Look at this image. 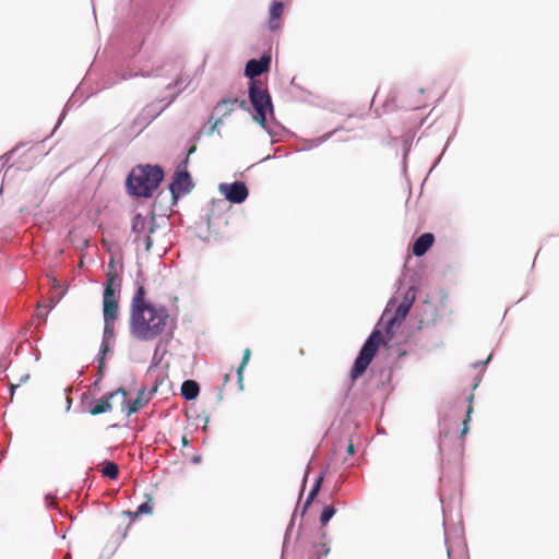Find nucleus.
I'll list each match as a JSON object with an SVG mask.
<instances>
[{
	"mask_svg": "<svg viewBox=\"0 0 559 559\" xmlns=\"http://www.w3.org/2000/svg\"><path fill=\"white\" fill-rule=\"evenodd\" d=\"M416 287L409 286L402 301L395 307L396 299L392 297L371 333L365 340L349 370V380L355 382L364 376L376 357L380 345L388 346L395 335L397 328L406 319L415 299Z\"/></svg>",
	"mask_w": 559,
	"mask_h": 559,
	"instance_id": "nucleus-1",
	"label": "nucleus"
},
{
	"mask_svg": "<svg viewBox=\"0 0 559 559\" xmlns=\"http://www.w3.org/2000/svg\"><path fill=\"white\" fill-rule=\"evenodd\" d=\"M143 277L142 271L136 274L134 294L130 305L129 328L131 335L142 342H148L159 336L169 319V312L165 305L146 299V288L139 278Z\"/></svg>",
	"mask_w": 559,
	"mask_h": 559,
	"instance_id": "nucleus-2",
	"label": "nucleus"
},
{
	"mask_svg": "<svg viewBox=\"0 0 559 559\" xmlns=\"http://www.w3.org/2000/svg\"><path fill=\"white\" fill-rule=\"evenodd\" d=\"M165 176V169L159 164H138L126 176V193L133 200H148L160 188Z\"/></svg>",
	"mask_w": 559,
	"mask_h": 559,
	"instance_id": "nucleus-3",
	"label": "nucleus"
},
{
	"mask_svg": "<svg viewBox=\"0 0 559 559\" xmlns=\"http://www.w3.org/2000/svg\"><path fill=\"white\" fill-rule=\"evenodd\" d=\"M248 99L253 109L254 121L265 130L271 138V144L275 143L274 139L280 131H285V127L275 119L274 104L267 88H263L259 81L248 82Z\"/></svg>",
	"mask_w": 559,
	"mask_h": 559,
	"instance_id": "nucleus-4",
	"label": "nucleus"
},
{
	"mask_svg": "<svg viewBox=\"0 0 559 559\" xmlns=\"http://www.w3.org/2000/svg\"><path fill=\"white\" fill-rule=\"evenodd\" d=\"M194 181L189 171H174L167 186L171 197V204L176 205L180 199L189 194L194 189Z\"/></svg>",
	"mask_w": 559,
	"mask_h": 559,
	"instance_id": "nucleus-5",
	"label": "nucleus"
},
{
	"mask_svg": "<svg viewBox=\"0 0 559 559\" xmlns=\"http://www.w3.org/2000/svg\"><path fill=\"white\" fill-rule=\"evenodd\" d=\"M219 193L230 204H242L249 197V189L245 181L222 182L218 185Z\"/></svg>",
	"mask_w": 559,
	"mask_h": 559,
	"instance_id": "nucleus-6",
	"label": "nucleus"
},
{
	"mask_svg": "<svg viewBox=\"0 0 559 559\" xmlns=\"http://www.w3.org/2000/svg\"><path fill=\"white\" fill-rule=\"evenodd\" d=\"M272 56L270 52H263L259 58L249 59L243 69V75L249 81H257L255 78L267 73L271 69Z\"/></svg>",
	"mask_w": 559,
	"mask_h": 559,
	"instance_id": "nucleus-7",
	"label": "nucleus"
},
{
	"mask_svg": "<svg viewBox=\"0 0 559 559\" xmlns=\"http://www.w3.org/2000/svg\"><path fill=\"white\" fill-rule=\"evenodd\" d=\"M122 278L117 272H109L103 287V301L118 302Z\"/></svg>",
	"mask_w": 559,
	"mask_h": 559,
	"instance_id": "nucleus-8",
	"label": "nucleus"
},
{
	"mask_svg": "<svg viewBox=\"0 0 559 559\" xmlns=\"http://www.w3.org/2000/svg\"><path fill=\"white\" fill-rule=\"evenodd\" d=\"M163 111L164 107H160L158 103L147 104L134 118L133 126L138 127L140 131H142L148 127Z\"/></svg>",
	"mask_w": 559,
	"mask_h": 559,
	"instance_id": "nucleus-9",
	"label": "nucleus"
},
{
	"mask_svg": "<svg viewBox=\"0 0 559 559\" xmlns=\"http://www.w3.org/2000/svg\"><path fill=\"white\" fill-rule=\"evenodd\" d=\"M28 142H19L15 146H13L11 150L5 152L3 155L0 156L1 162V168L10 169L15 167L17 170H29L33 168V165H24V162L22 158L26 156V152L23 153L19 159L14 163H10L11 158L24 146H26Z\"/></svg>",
	"mask_w": 559,
	"mask_h": 559,
	"instance_id": "nucleus-10",
	"label": "nucleus"
},
{
	"mask_svg": "<svg viewBox=\"0 0 559 559\" xmlns=\"http://www.w3.org/2000/svg\"><path fill=\"white\" fill-rule=\"evenodd\" d=\"M146 390V386H142L138 391L135 399H128L121 402V412L126 413L127 417L138 414L148 404L150 397L145 396Z\"/></svg>",
	"mask_w": 559,
	"mask_h": 559,
	"instance_id": "nucleus-11",
	"label": "nucleus"
},
{
	"mask_svg": "<svg viewBox=\"0 0 559 559\" xmlns=\"http://www.w3.org/2000/svg\"><path fill=\"white\" fill-rule=\"evenodd\" d=\"M284 2L282 0H272L269 7L267 28L270 32H276L283 26Z\"/></svg>",
	"mask_w": 559,
	"mask_h": 559,
	"instance_id": "nucleus-12",
	"label": "nucleus"
},
{
	"mask_svg": "<svg viewBox=\"0 0 559 559\" xmlns=\"http://www.w3.org/2000/svg\"><path fill=\"white\" fill-rule=\"evenodd\" d=\"M436 241L435 235L432 233H423L420 234L413 243V254L417 258L424 257L433 246Z\"/></svg>",
	"mask_w": 559,
	"mask_h": 559,
	"instance_id": "nucleus-13",
	"label": "nucleus"
},
{
	"mask_svg": "<svg viewBox=\"0 0 559 559\" xmlns=\"http://www.w3.org/2000/svg\"><path fill=\"white\" fill-rule=\"evenodd\" d=\"M112 394L105 393L100 399L93 400L88 403L87 412L92 416H98L112 409Z\"/></svg>",
	"mask_w": 559,
	"mask_h": 559,
	"instance_id": "nucleus-14",
	"label": "nucleus"
},
{
	"mask_svg": "<svg viewBox=\"0 0 559 559\" xmlns=\"http://www.w3.org/2000/svg\"><path fill=\"white\" fill-rule=\"evenodd\" d=\"M147 229V218L142 213L136 212L131 218V234L134 235L133 242L140 245L142 234Z\"/></svg>",
	"mask_w": 559,
	"mask_h": 559,
	"instance_id": "nucleus-15",
	"label": "nucleus"
},
{
	"mask_svg": "<svg viewBox=\"0 0 559 559\" xmlns=\"http://www.w3.org/2000/svg\"><path fill=\"white\" fill-rule=\"evenodd\" d=\"M238 102V98H222L217 102L214 107V110L209 119V122L212 121L215 115L222 116L224 118L228 117L234 111V105Z\"/></svg>",
	"mask_w": 559,
	"mask_h": 559,
	"instance_id": "nucleus-16",
	"label": "nucleus"
},
{
	"mask_svg": "<svg viewBox=\"0 0 559 559\" xmlns=\"http://www.w3.org/2000/svg\"><path fill=\"white\" fill-rule=\"evenodd\" d=\"M180 394L186 401H194L200 394V384L193 379H187L181 383Z\"/></svg>",
	"mask_w": 559,
	"mask_h": 559,
	"instance_id": "nucleus-17",
	"label": "nucleus"
},
{
	"mask_svg": "<svg viewBox=\"0 0 559 559\" xmlns=\"http://www.w3.org/2000/svg\"><path fill=\"white\" fill-rule=\"evenodd\" d=\"M229 203L225 198L223 199H212L210 202V207L205 213V216L211 215V219L213 221L215 217H219L224 214L228 209Z\"/></svg>",
	"mask_w": 559,
	"mask_h": 559,
	"instance_id": "nucleus-18",
	"label": "nucleus"
},
{
	"mask_svg": "<svg viewBox=\"0 0 559 559\" xmlns=\"http://www.w3.org/2000/svg\"><path fill=\"white\" fill-rule=\"evenodd\" d=\"M204 219H205L204 224L203 223H199L195 226V236L200 240H202L204 242H209L211 240L213 223H212V219H211V215H209V216L204 215Z\"/></svg>",
	"mask_w": 559,
	"mask_h": 559,
	"instance_id": "nucleus-19",
	"label": "nucleus"
},
{
	"mask_svg": "<svg viewBox=\"0 0 559 559\" xmlns=\"http://www.w3.org/2000/svg\"><path fill=\"white\" fill-rule=\"evenodd\" d=\"M118 302L103 301L104 322H115L118 319Z\"/></svg>",
	"mask_w": 559,
	"mask_h": 559,
	"instance_id": "nucleus-20",
	"label": "nucleus"
},
{
	"mask_svg": "<svg viewBox=\"0 0 559 559\" xmlns=\"http://www.w3.org/2000/svg\"><path fill=\"white\" fill-rule=\"evenodd\" d=\"M74 104H75V102H74V94H73L69 98V100L66 103V105H64V107H63V109H62V111H61V114H60V116H59V118H58V120H57V122H56L51 133L48 136H46L44 140L35 142L34 145L38 146V145L43 144L47 139H49L55 133V131L62 124V122H63L68 111L70 110V108Z\"/></svg>",
	"mask_w": 559,
	"mask_h": 559,
	"instance_id": "nucleus-21",
	"label": "nucleus"
},
{
	"mask_svg": "<svg viewBox=\"0 0 559 559\" xmlns=\"http://www.w3.org/2000/svg\"><path fill=\"white\" fill-rule=\"evenodd\" d=\"M296 518H297V509L293 512V514L290 516V520H289V523H288V525L286 527V531L284 533L281 559H284V557L286 555L287 546H288V543H289V539H290V536H292V532H293V528H294L295 523H296Z\"/></svg>",
	"mask_w": 559,
	"mask_h": 559,
	"instance_id": "nucleus-22",
	"label": "nucleus"
},
{
	"mask_svg": "<svg viewBox=\"0 0 559 559\" xmlns=\"http://www.w3.org/2000/svg\"><path fill=\"white\" fill-rule=\"evenodd\" d=\"M111 352V347L109 344L100 343L99 350L95 357V362L97 365L98 370L106 369V356Z\"/></svg>",
	"mask_w": 559,
	"mask_h": 559,
	"instance_id": "nucleus-23",
	"label": "nucleus"
},
{
	"mask_svg": "<svg viewBox=\"0 0 559 559\" xmlns=\"http://www.w3.org/2000/svg\"><path fill=\"white\" fill-rule=\"evenodd\" d=\"M102 475L115 480L119 476V466L112 461L105 460L102 468Z\"/></svg>",
	"mask_w": 559,
	"mask_h": 559,
	"instance_id": "nucleus-24",
	"label": "nucleus"
},
{
	"mask_svg": "<svg viewBox=\"0 0 559 559\" xmlns=\"http://www.w3.org/2000/svg\"><path fill=\"white\" fill-rule=\"evenodd\" d=\"M336 514V508L332 504H325L320 513L319 523L321 527L328 525L332 518Z\"/></svg>",
	"mask_w": 559,
	"mask_h": 559,
	"instance_id": "nucleus-25",
	"label": "nucleus"
},
{
	"mask_svg": "<svg viewBox=\"0 0 559 559\" xmlns=\"http://www.w3.org/2000/svg\"><path fill=\"white\" fill-rule=\"evenodd\" d=\"M314 547H318V549L313 551L308 559H325L331 552L329 543L322 542L314 544Z\"/></svg>",
	"mask_w": 559,
	"mask_h": 559,
	"instance_id": "nucleus-26",
	"label": "nucleus"
},
{
	"mask_svg": "<svg viewBox=\"0 0 559 559\" xmlns=\"http://www.w3.org/2000/svg\"><path fill=\"white\" fill-rule=\"evenodd\" d=\"M153 513V502L152 498L148 496L147 499L140 503L135 510V514L140 515H150Z\"/></svg>",
	"mask_w": 559,
	"mask_h": 559,
	"instance_id": "nucleus-27",
	"label": "nucleus"
},
{
	"mask_svg": "<svg viewBox=\"0 0 559 559\" xmlns=\"http://www.w3.org/2000/svg\"><path fill=\"white\" fill-rule=\"evenodd\" d=\"M115 337V325L114 322H104V331L102 343L109 344Z\"/></svg>",
	"mask_w": 559,
	"mask_h": 559,
	"instance_id": "nucleus-28",
	"label": "nucleus"
},
{
	"mask_svg": "<svg viewBox=\"0 0 559 559\" xmlns=\"http://www.w3.org/2000/svg\"><path fill=\"white\" fill-rule=\"evenodd\" d=\"M343 129H344V127L340 126V127H336L335 129H333L332 131L326 132L325 134L313 139L312 140L313 143L311 146H318V145L324 143L325 141L330 140L334 134H336L338 131H341Z\"/></svg>",
	"mask_w": 559,
	"mask_h": 559,
	"instance_id": "nucleus-29",
	"label": "nucleus"
},
{
	"mask_svg": "<svg viewBox=\"0 0 559 559\" xmlns=\"http://www.w3.org/2000/svg\"><path fill=\"white\" fill-rule=\"evenodd\" d=\"M473 399H474V396L472 394L467 397L468 406H467V409H466V418L463 421V428L461 430V437L465 436L468 432V429H469L468 428V423L471 420V414L473 412V407L471 405V403L473 402Z\"/></svg>",
	"mask_w": 559,
	"mask_h": 559,
	"instance_id": "nucleus-30",
	"label": "nucleus"
},
{
	"mask_svg": "<svg viewBox=\"0 0 559 559\" xmlns=\"http://www.w3.org/2000/svg\"><path fill=\"white\" fill-rule=\"evenodd\" d=\"M148 216H150V218H148V221H147V229H146V230H147V233H148L150 235H153V234H155V233H156V230H157V229H158V227H159V226H158V224H157V222H156V214H155V211H154V210L150 211Z\"/></svg>",
	"mask_w": 559,
	"mask_h": 559,
	"instance_id": "nucleus-31",
	"label": "nucleus"
},
{
	"mask_svg": "<svg viewBox=\"0 0 559 559\" xmlns=\"http://www.w3.org/2000/svg\"><path fill=\"white\" fill-rule=\"evenodd\" d=\"M181 92H182V88H179V91L175 92L170 96L163 97V98L158 99L156 103H158L160 105V107H164V110H165L167 107H169L176 100V98L178 97V95Z\"/></svg>",
	"mask_w": 559,
	"mask_h": 559,
	"instance_id": "nucleus-32",
	"label": "nucleus"
},
{
	"mask_svg": "<svg viewBox=\"0 0 559 559\" xmlns=\"http://www.w3.org/2000/svg\"><path fill=\"white\" fill-rule=\"evenodd\" d=\"M326 468H328V466L325 468H323L317 475V477L314 478L313 484H312L310 489H314L316 491H320V489L322 487V484H323V480H324V477H325Z\"/></svg>",
	"mask_w": 559,
	"mask_h": 559,
	"instance_id": "nucleus-33",
	"label": "nucleus"
},
{
	"mask_svg": "<svg viewBox=\"0 0 559 559\" xmlns=\"http://www.w3.org/2000/svg\"><path fill=\"white\" fill-rule=\"evenodd\" d=\"M326 468H328V466L325 468H323L317 475V477L314 478L313 484H312L310 489H314L316 491H320V489L322 487V484H323V480H324V477H325Z\"/></svg>",
	"mask_w": 559,
	"mask_h": 559,
	"instance_id": "nucleus-34",
	"label": "nucleus"
},
{
	"mask_svg": "<svg viewBox=\"0 0 559 559\" xmlns=\"http://www.w3.org/2000/svg\"><path fill=\"white\" fill-rule=\"evenodd\" d=\"M326 468H328V466L325 468H323L317 475V477L314 478L313 484H312L310 489H314L316 491H320V489L322 487V484H323V480H324V477H325Z\"/></svg>",
	"mask_w": 559,
	"mask_h": 559,
	"instance_id": "nucleus-35",
	"label": "nucleus"
},
{
	"mask_svg": "<svg viewBox=\"0 0 559 559\" xmlns=\"http://www.w3.org/2000/svg\"><path fill=\"white\" fill-rule=\"evenodd\" d=\"M189 163H190V156L185 155L183 158L177 164L174 171H177V173L188 171Z\"/></svg>",
	"mask_w": 559,
	"mask_h": 559,
	"instance_id": "nucleus-36",
	"label": "nucleus"
},
{
	"mask_svg": "<svg viewBox=\"0 0 559 559\" xmlns=\"http://www.w3.org/2000/svg\"><path fill=\"white\" fill-rule=\"evenodd\" d=\"M176 82H178V86H177V91H179V88H182V91H185L188 85L190 84L191 82V79L189 75H179L177 79H176Z\"/></svg>",
	"mask_w": 559,
	"mask_h": 559,
	"instance_id": "nucleus-37",
	"label": "nucleus"
},
{
	"mask_svg": "<svg viewBox=\"0 0 559 559\" xmlns=\"http://www.w3.org/2000/svg\"><path fill=\"white\" fill-rule=\"evenodd\" d=\"M451 139H452V136H449V138H448V140H447V142H445V145H444V147H443V150H442L441 154L436 158V160L433 162L432 166L430 167V169H429V174H430V173H431V171L437 167V165L441 162V159H442V157H443V155H444V153H445V151H447V148H448V146H449V144H450V142H451Z\"/></svg>",
	"mask_w": 559,
	"mask_h": 559,
	"instance_id": "nucleus-38",
	"label": "nucleus"
},
{
	"mask_svg": "<svg viewBox=\"0 0 559 559\" xmlns=\"http://www.w3.org/2000/svg\"><path fill=\"white\" fill-rule=\"evenodd\" d=\"M104 376H105V371L104 370H98L96 379L91 384V388L94 391H100V382H102Z\"/></svg>",
	"mask_w": 559,
	"mask_h": 559,
	"instance_id": "nucleus-39",
	"label": "nucleus"
},
{
	"mask_svg": "<svg viewBox=\"0 0 559 559\" xmlns=\"http://www.w3.org/2000/svg\"><path fill=\"white\" fill-rule=\"evenodd\" d=\"M141 241H142V242H143V245H144V250H145L146 252H150V251H151V249H152V247H153V243H154L153 238H152V235L147 234V235H146V236H144V237H142V236H141Z\"/></svg>",
	"mask_w": 559,
	"mask_h": 559,
	"instance_id": "nucleus-40",
	"label": "nucleus"
},
{
	"mask_svg": "<svg viewBox=\"0 0 559 559\" xmlns=\"http://www.w3.org/2000/svg\"><path fill=\"white\" fill-rule=\"evenodd\" d=\"M107 393L108 394H112V399L115 396H117V395H121L122 396V401L128 400V392H127V390L123 386H119L116 390H114L111 392H107Z\"/></svg>",
	"mask_w": 559,
	"mask_h": 559,
	"instance_id": "nucleus-41",
	"label": "nucleus"
},
{
	"mask_svg": "<svg viewBox=\"0 0 559 559\" xmlns=\"http://www.w3.org/2000/svg\"><path fill=\"white\" fill-rule=\"evenodd\" d=\"M223 118H224V117L219 116V117L214 121V123L211 126V128H210V129H209V131H207V135L213 134V133L218 129V127L223 124Z\"/></svg>",
	"mask_w": 559,
	"mask_h": 559,
	"instance_id": "nucleus-42",
	"label": "nucleus"
},
{
	"mask_svg": "<svg viewBox=\"0 0 559 559\" xmlns=\"http://www.w3.org/2000/svg\"><path fill=\"white\" fill-rule=\"evenodd\" d=\"M490 360H491V355H489L488 358L485 359V360H478V361L473 362L472 367L474 369H477V368H483L484 369V368L487 367V365L489 364Z\"/></svg>",
	"mask_w": 559,
	"mask_h": 559,
	"instance_id": "nucleus-43",
	"label": "nucleus"
},
{
	"mask_svg": "<svg viewBox=\"0 0 559 559\" xmlns=\"http://www.w3.org/2000/svg\"><path fill=\"white\" fill-rule=\"evenodd\" d=\"M312 503H313V500L306 498V500L301 507V510H300L301 518L305 516V514L307 513V511L309 510V508L311 507Z\"/></svg>",
	"mask_w": 559,
	"mask_h": 559,
	"instance_id": "nucleus-44",
	"label": "nucleus"
},
{
	"mask_svg": "<svg viewBox=\"0 0 559 559\" xmlns=\"http://www.w3.org/2000/svg\"><path fill=\"white\" fill-rule=\"evenodd\" d=\"M312 503H313V500L306 498V500L301 507V510H300L301 518L305 516V514L307 513V511L309 510V508L311 507Z\"/></svg>",
	"mask_w": 559,
	"mask_h": 559,
	"instance_id": "nucleus-45",
	"label": "nucleus"
},
{
	"mask_svg": "<svg viewBox=\"0 0 559 559\" xmlns=\"http://www.w3.org/2000/svg\"><path fill=\"white\" fill-rule=\"evenodd\" d=\"M121 516H126V518H129L130 521H135L138 518H139V514H135V511H131V510H124L121 512Z\"/></svg>",
	"mask_w": 559,
	"mask_h": 559,
	"instance_id": "nucleus-46",
	"label": "nucleus"
},
{
	"mask_svg": "<svg viewBox=\"0 0 559 559\" xmlns=\"http://www.w3.org/2000/svg\"><path fill=\"white\" fill-rule=\"evenodd\" d=\"M237 373V383H238V389L239 391H242L243 390V372H239V371H236Z\"/></svg>",
	"mask_w": 559,
	"mask_h": 559,
	"instance_id": "nucleus-47",
	"label": "nucleus"
},
{
	"mask_svg": "<svg viewBox=\"0 0 559 559\" xmlns=\"http://www.w3.org/2000/svg\"><path fill=\"white\" fill-rule=\"evenodd\" d=\"M201 139V131H198L197 133H194L190 139H189V143L191 144H198V142L200 141Z\"/></svg>",
	"mask_w": 559,
	"mask_h": 559,
	"instance_id": "nucleus-48",
	"label": "nucleus"
},
{
	"mask_svg": "<svg viewBox=\"0 0 559 559\" xmlns=\"http://www.w3.org/2000/svg\"><path fill=\"white\" fill-rule=\"evenodd\" d=\"M197 152V145L195 144H191L189 143V146L186 148V153L185 155L187 156H191L192 154H194Z\"/></svg>",
	"mask_w": 559,
	"mask_h": 559,
	"instance_id": "nucleus-49",
	"label": "nucleus"
},
{
	"mask_svg": "<svg viewBox=\"0 0 559 559\" xmlns=\"http://www.w3.org/2000/svg\"><path fill=\"white\" fill-rule=\"evenodd\" d=\"M249 362V359H247L246 357H242V360L240 362V365L238 366L237 370L236 371H239V372H243V369L246 368V366L248 365Z\"/></svg>",
	"mask_w": 559,
	"mask_h": 559,
	"instance_id": "nucleus-50",
	"label": "nucleus"
},
{
	"mask_svg": "<svg viewBox=\"0 0 559 559\" xmlns=\"http://www.w3.org/2000/svg\"><path fill=\"white\" fill-rule=\"evenodd\" d=\"M51 499H52V495H51V493H46V495H45V503H46V507H47L48 509H51V508H52Z\"/></svg>",
	"mask_w": 559,
	"mask_h": 559,
	"instance_id": "nucleus-51",
	"label": "nucleus"
},
{
	"mask_svg": "<svg viewBox=\"0 0 559 559\" xmlns=\"http://www.w3.org/2000/svg\"><path fill=\"white\" fill-rule=\"evenodd\" d=\"M19 385H20V383H17V384L10 383L9 384V393H10L11 400L13 399V395H14L16 389L19 388Z\"/></svg>",
	"mask_w": 559,
	"mask_h": 559,
	"instance_id": "nucleus-52",
	"label": "nucleus"
},
{
	"mask_svg": "<svg viewBox=\"0 0 559 559\" xmlns=\"http://www.w3.org/2000/svg\"><path fill=\"white\" fill-rule=\"evenodd\" d=\"M319 491H316L314 489H310L308 492L307 498L314 501V499L318 497Z\"/></svg>",
	"mask_w": 559,
	"mask_h": 559,
	"instance_id": "nucleus-53",
	"label": "nucleus"
},
{
	"mask_svg": "<svg viewBox=\"0 0 559 559\" xmlns=\"http://www.w3.org/2000/svg\"><path fill=\"white\" fill-rule=\"evenodd\" d=\"M202 462V456L200 454H195L191 457V463L192 464H199Z\"/></svg>",
	"mask_w": 559,
	"mask_h": 559,
	"instance_id": "nucleus-54",
	"label": "nucleus"
},
{
	"mask_svg": "<svg viewBox=\"0 0 559 559\" xmlns=\"http://www.w3.org/2000/svg\"><path fill=\"white\" fill-rule=\"evenodd\" d=\"M239 105V107L242 109V110H248V105H247V102L245 99L242 100H239L236 103Z\"/></svg>",
	"mask_w": 559,
	"mask_h": 559,
	"instance_id": "nucleus-55",
	"label": "nucleus"
},
{
	"mask_svg": "<svg viewBox=\"0 0 559 559\" xmlns=\"http://www.w3.org/2000/svg\"><path fill=\"white\" fill-rule=\"evenodd\" d=\"M181 445H182L183 448H187V447H189V445H190V440H189L186 436H182V437H181Z\"/></svg>",
	"mask_w": 559,
	"mask_h": 559,
	"instance_id": "nucleus-56",
	"label": "nucleus"
},
{
	"mask_svg": "<svg viewBox=\"0 0 559 559\" xmlns=\"http://www.w3.org/2000/svg\"><path fill=\"white\" fill-rule=\"evenodd\" d=\"M347 454L353 455L355 453V447L353 443H349L346 449Z\"/></svg>",
	"mask_w": 559,
	"mask_h": 559,
	"instance_id": "nucleus-57",
	"label": "nucleus"
},
{
	"mask_svg": "<svg viewBox=\"0 0 559 559\" xmlns=\"http://www.w3.org/2000/svg\"><path fill=\"white\" fill-rule=\"evenodd\" d=\"M158 388L157 385H153L150 391H148V395L146 397H152L156 392H157Z\"/></svg>",
	"mask_w": 559,
	"mask_h": 559,
	"instance_id": "nucleus-58",
	"label": "nucleus"
},
{
	"mask_svg": "<svg viewBox=\"0 0 559 559\" xmlns=\"http://www.w3.org/2000/svg\"><path fill=\"white\" fill-rule=\"evenodd\" d=\"M177 86H178V82H176V80H175L166 85V90H174V88H177Z\"/></svg>",
	"mask_w": 559,
	"mask_h": 559,
	"instance_id": "nucleus-59",
	"label": "nucleus"
},
{
	"mask_svg": "<svg viewBox=\"0 0 559 559\" xmlns=\"http://www.w3.org/2000/svg\"><path fill=\"white\" fill-rule=\"evenodd\" d=\"M306 479H307V473L304 476V480H302L301 488H300V491H299V498L302 496V492L305 490Z\"/></svg>",
	"mask_w": 559,
	"mask_h": 559,
	"instance_id": "nucleus-60",
	"label": "nucleus"
},
{
	"mask_svg": "<svg viewBox=\"0 0 559 559\" xmlns=\"http://www.w3.org/2000/svg\"><path fill=\"white\" fill-rule=\"evenodd\" d=\"M28 379H29V374L25 373V374L21 376L19 383L20 384L25 383Z\"/></svg>",
	"mask_w": 559,
	"mask_h": 559,
	"instance_id": "nucleus-61",
	"label": "nucleus"
},
{
	"mask_svg": "<svg viewBox=\"0 0 559 559\" xmlns=\"http://www.w3.org/2000/svg\"><path fill=\"white\" fill-rule=\"evenodd\" d=\"M302 530H304V524H302V523H300V524H299V527H298L297 535H296V542H298V540H299L300 535H301V531H302Z\"/></svg>",
	"mask_w": 559,
	"mask_h": 559,
	"instance_id": "nucleus-62",
	"label": "nucleus"
},
{
	"mask_svg": "<svg viewBox=\"0 0 559 559\" xmlns=\"http://www.w3.org/2000/svg\"><path fill=\"white\" fill-rule=\"evenodd\" d=\"M407 154H408V150H405L404 153H403V169L404 170L406 169V157H407Z\"/></svg>",
	"mask_w": 559,
	"mask_h": 559,
	"instance_id": "nucleus-63",
	"label": "nucleus"
},
{
	"mask_svg": "<svg viewBox=\"0 0 559 559\" xmlns=\"http://www.w3.org/2000/svg\"><path fill=\"white\" fill-rule=\"evenodd\" d=\"M158 365H159V359H155V357H153L150 369L153 367H157Z\"/></svg>",
	"mask_w": 559,
	"mask_h": 559,
	"instance_id": "nucleus-64",
	"label": "nucleus"
}]
</instances>
